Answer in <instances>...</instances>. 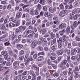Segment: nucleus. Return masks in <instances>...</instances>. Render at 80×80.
Returning <instances> with one entry per match:
<instances>
[{
    "label": "nucleus",
    "mask_w": 80,
    "mask_h": 80,
    "mask_svg": "<svg viewBox=\"0 0 80 80\" xmlns=\"http://www.w3.org/2000/svg\"><path fill=\"white\" fill-rule=\"evenodd\" d=\"M30 62L28 60V59H27L26 61V62L25 64L26 65V67H28V65L29 64V62Z\"/></svg>",
    "instance_id": "18"
},
{
    "label": "nucleus",
    "mask_w": 80,
    "mask_h": 80,
    "mask_svg": "<svg viewBox=\"0 0 80 80\" xmlns=\"http://www.w3.org/2000/svg\"><path fill=\"white\" fill-rule=\"evenodd\" d=\"M19 63H20V62L18 61H15L13 63V67H15L17 64H19Z\"/></svg>",
    "instance_id": "13"
},
{
    "label": "nucleus",
    "mask_w": 80,
    "mask_h": 80,
    "mask_svg": "<svg viewBox=\"0 0 80 80\" xmlns=\"http://www.w3.org/2000/svg\"><path fill=\"white\" fill-rule=\"evenodd\" d=\"M53 77L55 78L58 77L59 76V74L57 72H55L53 74Z\"/></svg>",
    "instance_id": "17"
},
{
    "label": "nucleus",
    "mask_w": 80,
    "mask_h": 80,
    "mask_svg": "<svg viewBox=\"0 0 80 80\" xmlns=\"http://www.w3.org/2000/svg\"><path fill=\"white\" fill-rule=\"evenodd\" d=\"M34 14H35L36 15H38L40 13V12L37 9H36L34 11Z\"/></svg>",
    "instance_id": "22"
},
{
    "label": "nucleus",
    "mask_w": 80,
    "mask_h": 80,
    "mask_svg": "<svg viewBox=\"0 0 80 80\" xmlns=\"http://www.w3.org/2000/svg\"><path fill=\"white\" fill-rule=\"evenodd\" d=\"M10 44V42H9V41H8L4 43V45L5 46H9Z\"/></svg>",
    "instance_id": "29"
},
{
    "label": "nucleus",
    "mask_w": 80,
    "mask_h": 80,
    "mask_svg": "<svg viewBox=\"0 0 80 80\" xmlns=\"http://www.w3.org/2000/svg\"><path fill=\"white\" fill-rule=\"evenodd\" d=\"M24 56H22V57H21L19 58V59L20 60H23V58H24Z\"/></svg>",
    "instance_id": "54"
},
{
    "label": "nucleus",
    "mask_w": 80,
    "mask_h": 80,
    "mask_svg": "<svg viewBox=\"0 0 80 80\" xmlns=\"http://www.w3.org/2000/svg\"><path fill=\"white\" fill-rule=\"evenodd\" d=\"M22 16V12H18L16 15V17L17 18H20Z\"/></svg>",
    "instance_id": "8"
},
{
    "label": "nucleus",
    "mask_w": 80,
    "mask_h": 80,
    "mask_svg": "<svg viewBox=\"0 0 80 80\" xmlns=\"http://www.w3.org/2000/svg\"><path fill=\"white\" fill-rule=\"evenodd\" d=\"M53 51H55L56 50L55 47L54 46H52L51 47Z\"/></svg>",
    "instance_id": "62"
},
{
    "label": "nucleus",
    "mask_w": 80,
    "mask_h": 80,
    "mask_svg": "<svg viewBox=\"0 0 80 80\" xmlns=\"http://www.w3.org/2000/svg\"><path fill=\"white\" fill-rule=\"evenodd\" d=\"M8 53H7L6 55H5L4 56V58H5V60H7V59H8Z\"/></svg>",
    "instance_id": "32"
},
{
    "label": "nucleus",
    "mask_w": 80,
    "mask_h": 80,
    "mask_svg": "<svg viewBox=\"0 0 80 80\" xmlns=\"http://www.w3.org/2000/svg\"><path fill=\"white\" fill-rule=\"evenodd\" d=\"M11 64H12L11 62V63L10 62H7L6 65L7 66H10L11 65Z\"/></svg>",
    "instance_id": "45"
},
{
    "label": "nucleus",
    "mask_w": 80,
    "mask_h": 80,
    "mask_svg": "<svg viewBox=\"0 0 80 80\" xmlns=\"http://www.w3.org/2000/svg\"><path fill=\"white\" fill-rule=\"evenodd\" d=\"M39 3L42 5H44L45 4V3H46V1H45V0H40Z\"/></svg>",
    "instance_id": "11"
},
{
    "label": "nucleus",
    "mask_w": 80,
    "mask_h": 80,
    "mask_svg": "<svg viewBox=\"0 0 80 80\" xmlns=\"http://www.w3.org/2000/svg\"><path fill=\"white\" fill-rule=\"evenodd\" d=\"M30 14L31 15H32L33 16L35 15V11H34V10L33 9H31L30 11Z\"/></svg>",
    "instance_id": "10"
},
{
    "label": "nucleus",
    "mask_w": 80,
    "mask_h": 80,
    "mask_svg": "<svg viewBox=\"0 0 80 80\" xmlns=\"http://www.w3.org/2000/svg\"><path fill=\"white\" fill-rule=\"evenodd\" d=\"M44 52H39L38 54V55H44Z\"/></svg>",
    "instance_id": "41"
},
{
    "label": "nucleus",
    "mask_w": 80,
    "mask_h": 80,
    "mask_svg": "<svg viewBox=\"0 0 80 80\" xmlns=\"http://www.w3.org/2000/svg\"><path fill=\"white\" fill-rule=\"evenodd\" d=\"M70 32V26H68L66 28V34L67 35H69Z\"/></svg>",
    "instance_id": "5"
},
{
    "label": "nucleus",
    "mask_w": 80,
    "mask_h": 80,
    "mask_svg": "<svg viewBox=\"0 0 80 80\" xmlns=\"http://www.w3.org/2000/svg\"><path fill=\"white\" fill-rule=\"evenodd\" d=\"M29 7V5L28 4H27L26 5H25L23 6L22 7V8L23 9L25 8L26 7Z\"/></svg>",
    "instance_id": "61"
},
{
    "label": "nucleus",
    "mask_w": 80,
    "mask_h": 80,
    "mask_svg": "<svg viewBox=\"0 0 80 80\" xmlns=\"http://www.w3.org/2000/svg\"><path fill=\"white\" fill-rule=\"evenodd\" d=\"M59 7L60 8L61 10H63L64 8V7H63V3H61L59 5Z\"/></svg>",
    "instance_id": "26"
},
{
    "label": "nucleus",
    "mask_w": 80,
    "mask_h": 80,
    "mask_svg": "<svg viewBox=\"0 0 80 80\" xmlns=\"http://www.w3.org/2000/svg\"><path fill=\"white\" fill-rule=\"evenodd\" d=\"M57 42L58 45V48H62L63 47V44H62V43L60 42V41H59V40L58 39H57Z\"/></svg>",
    "instance_id": "7"
},
{
    "label": "nucleus",
    "mask_w": 80,
    "mask_h": 80,
    "mask_svg": "<svg viewBox=\"0 0 80 80\" xmlns=\"http://www.w3.org/2000/svg\"><path fill=\"white\" fill-rule=\"evenodd\" d=\"M68 14L67 12V10H63L60 12L59 13V15L61 17H63L65 15H66L67 14Z\"/></svg>",
    "instance_id": "1"
},
{
    "label": "nucleus",
    "mask_w": 80,
    "mask_h": 80,
    "mask_svg": "<svg viewBox=\"0 0 80 80\" xmlns=\"http://www.w3.org/2000/svg\"><path fill=\"white\" fill-rule=\"evenodd\" d=\"M59 28H64V25L63 23H62L59 25Z\"/></svg>",
    "instance_id": "31"
},
{
    "label": "nucleus",
    "mask_w": 80,
    "mask_h": 80,
    "mask_svg": "<svg viewBox=\"0 0 80 80\" xmlns=\"http://www.w3.org/2000/svg\"><path fill=\"white\" fill-rule=\"evenodd\" d=\"M67 60H64L62 62V64H63V65L64 66L66 65V64L67 63Z\"/></svg>",
    "instance_id": "37"
},
{
    "label": "nucleus",
    "mask_w": 80,
    "mask_h": 80,
    "mask_svg": "<svg viewBox=\"0 0 80 80\" xmlns=\"http://www.w3.org/2000/svg\"><path fill=\"white\" fill-rule=\"evenodd\" d=\"M25 53V52L24 51L22 50L21 51L19 52V55L20 56H22V55H23Z\"/></svg>",
    "instance_id": "23"
},
{
    "label": "nucleus",
    "mask_w": 80,
    "mask_h": 80,
    "mask_svg": "<svg viewBox=\"0 0 80 80\" xmlns=\"http://www.w3.org/2000/svg\"><path fill=\"white\" fill-rule=\"evenodd\" d=\"M44 11H47V8L46 6H44L43 8Z\"/></svg>",
    "instance_id": "58"
},
{
    "label": "nucleus",
    "mask_w": 80,
    "mask_h": 80,
    "mask_svg": "<svg viewBox=\"0 0 80 80\" xmlns=\"http://www.w3.org/2000/svg\"><path fill=\"white\" fill-rule=\"evenodd\" d=\"M40 40L42 41V43L45 45H47V41L46 40H44V38H40Z\"/></svg>",
    "instance_id": "3"
},
{
    "label": "nucleus",
    "mask_w": 80,
    "mask_h": 80,
    "mask_svg": "<svg viewBox=\"0 0 80 80\" xmlns=\"http://www.w3.org/2000/svg\"><path fill=\"white\" fill-rule=\"evenodd\" d=\"M38 37V33L37 32L34 35V38H37Z\"/></svg>",
    "instance_id": "48"
},
{
    "label": "nucleus",
    "mask_w": 80,
    "mask_h": 80,
    "mask_svg": "<svg viewBox=\"0 0 80 80\" xmlns=\"http://www.w3.org/2000/svg\"><path fill=\"white\" fill-rule=\"evenodd\" d=\"M27 78V76H22V79L23 80H26V78Z\"/></svg>",
    "instance_id": "64"
},
{
    "label": "nucleus",
    "mask_w": 80,
    "mask_h": 80,
    "mask_svg": "<svg viewBox=\"0 0 80 80\" xmlns=\"http://www.w3.org/2000/svg\"><path fill=\"white\" fill-rule=\"evenodd\" d=\"M75 71L77 72H79V69H78V67L77 66H76L75 67Z\"/></svg>",
    "instance_id": "49"
},
{
    "label": "nucleus",
    "mask_w": 80,
    "mask_h": 80,
    "mask_svg": "<svg viewBox=\"0 0 80 80\" xmlns=\"http://www.w3.org/2000/svg\"><path fill=\"white\" fill-rule=\"evenodd\" d=\"M37 42L35 41H33L31 43V47L32 48H35L37 46Z\"/></svg>",
    "instance_id": "6"
},
{
    "label": "nucleus",
    "mask_w": 80,
    "mask_h": 80,
    "mask_svg": "<svg viewBox=\"0 0 80 80\" xmlns=\"http://www.w3.org/2000/svg\"><path fill=\"white\" fill-rule=\"evenodd\" d=\"M47 63L48 64V65H52L53 63L52 62H50V59H48L47 61Z\"/></svg>",
    "instance_id": "21"
},
{
    "label": "nucleus",
    "mask_w": 80,
    "mask_h": 80,
    "mask_svg": "<svg viewBox=\"0 0 80 80\" xmlns=\"http://www.w3.org/2000/svg\"><path fill=\"white\" fill-rule=\"evenodd\" d=\"M56 37L57 38H59L60 37V35H59V33H58L57 32L56 33Z\"/></svg>",
    "instance_id": "42"
},
{
    "label": "nucleus",
    "mask_w": 80,
    "mask_h": 80,
    "mask_svg": "<svg viewBox=\"0 0 80 80\" xmlns=\"http://www.w3.org/2000/svg\"><path fill=\"white\" fill-rule=\"evenodd\" d=\"M41 7H42V6L40 4H39L38 5L37 8L38 10H40L41 9Z\"/></svg>",
    "instance_id": "40"
},
{
    "label": "nucleus",
    "mask_w": 80,
    "mask_h": 80,
    "mask_svg": "<svg viewBox=\"0 0 80 80\" xmlns=\"http://www.w3.org/2000/svg\"><path fill=\"white\" fill-rule=\"evenodd\" d=\"M51 66L52 67H53V68H54V69H56V68H57V65L55 64H54L53 63H52Z\"/></svg>",
    "instance_id": "46"
},
{
    "label": "nucleus",
    "mask_w": 80,
    "mask_h": 80,
    "mask_svg": "<svg viewBox=\"0 0 80 80\" xmlns=\"http://www.w3.org/2000/svg\"><path fill=\"white\" fill-rule=\"evenodd\" d=\"M13 57L15 59H16L17 58V55L15 53H14L13 54Z\"/></svg>",
    "instance_id": "53"
},
{
    "label": "nucleus",
    "mask_w": 80,
    "mask_h": 80,
    "mask_svg": "<svg viewBox=\"0 0 80 80\" xmlns=\"http://www.w3.org/2000/svg\"><path fill=\"white\" fill-rule=\"evenodd\" d=\"M49 10L50 13H54L57 10V9L55 7H54V8L51 7L49 8Z\"/></svg>",
    "instance_id": "2"
},
{
    "label": "nucleus",
    "mask_w": 80,
    "mask_h": 80,
    "mask_svg": "<svg viewBox=\"0 0 80 80\" xmlns=\"http://www.w3.org/2000/svg\"><path fill=\"white\" fill-rule=\"evenodd\" d=\"M22 43H26V39H23L22 41Z\"/></svg>",
    "instance_id": "63"
},
{
    "label": "nucleus",
    "mask_w": 80,
    "mask_h": 80,
    "mask_svg": "<svg viewBox=\"0 0 80 80\" xmlns=\"http://www.w3.org/2000/svg\"><path fill=\"white\" fill-rule=\"evenodd\" d=\"M74 31L75 29H74V28H72V29H71L70 33H73V32H74Z\"/></svg>",
    "instance_id": "56"
},
{
    "label": "nucleus",
    "mask_w": 80,
    "mask_h": 80,
    "mask_svg": "<svg viewBox=\"0 0 80 80\" xmlns=\"http://www.w3.org/2000/svg\"><path fill=\"white\" fill-rule=\"evenodd\" d=\"M75 40L76 41H77V42H80V38L77 36L76 37Z\"/></svg>",
    "instance_id": "39"
},
{
    "label": "nucleus",
    "mask_w": 80,
    "mask_h": 80,
    "mask_svg": "<svg viewBox=\"0 0 80 80\" xmlns=\"http://www.w3.org/2000/svg\"><path fill=\"white\" fill-rule=\"evenodd\" d=\"M71 59L72 60H74L76 59V57L75 56H73L71 57Z\"/></svg>",
    "instance_id": "59"
},
{
    "label": "nucleus",
    "mask_w": 80,
    "mask_h": 80,
    "mask_svg": "<svg viewBox=\"0 0 80 80\" xmlns=\"http://www.w3.org/2000/svg\"><path fill=\"white\" fill-rule=\"evenodd\" d=\"M20 42V40H19V39H16L14 40V42H13L12 43V44H13L14 45H15L16 43H19Z\"/></svg>",
    "instance_id": "9"
},
{
    "label": "nucleus",
    "mask_w": 80,
    "mask_h": 80,
    "mask_svg": "<svg viewBox=\"0 0 80 80\" xmlns=\"http://www.w3.org/2000/svg\"><path fill=\"white\" fill-rule=\"evenodd\" d=\"M71 73H72V69L70 68H69L68 69V73L70 75L71 74Z\"/></svg>",
    "instance_id": "51"
},
{
    "label": "nucleus",
    "mask_w": 80,
    "mask_h": 80,
    "mask_svg": "<svg viewBox=\"0 0 80 80\" xmlns=\"http://www.w3.org/2000/svg\"><path fill=\"white\" fill-rule=\"evenodd\" d=\"M76 12L77 13H80V8L77 9L76 10Z\"/></svg>",
    "instance_id": "44"
},
{
    "label": "nucleus",
    "mask_w": 80,
    "mask_h": 80,
    "mask_svg": "<svg viewBox=\"0 0 80 80\" xmlns=\"http://www.w3.org/2000/svg\"><path fill=\"white\" fill-rule=\"evenodd\" d=\"M64 52V51L63 50L61 49L59 51H57V54L58 55H61Z\"/></svg>",
    "instance_id": "4"
},
{
    "label": "nucleus",
    "mask_w": 80,
    "mask_h": 80,
    "mask_svg": "<svg viewBox=\"0 0 80 80\" xmlns=\"http://www.w3.org/2000/svg\"><path fill=\"white\" fill-rule=\"evenodd\" d=\"M32 30L30 29L28 30L26 32V35H28L30 33H32Z\"/></svg>",
    "instance_id": "28"
},
{
    "label": "nucleus",
    "mask_w": 80,
    "mask_h": 80,
    "mask_svg": "<svg viewBox=\"0 0 80 80\" xmlns=\"http://www.w3.org/2000/svg\"><path fill=\"white\" fill-rule=\"evenodd\" d=\"M47 28H43L42 31V34L44 35L46 33V32H47Z\"/></svg>",
    "instance_id": "19"
},
{
    "label": "nucleus",
    "mask_w": 80,
    "mask_h": 80,
    "mask_svg": "<svg viewBox=\"0 0 80 80\" xmlns=\"http://www.w3.org/2000/svg\"><path fill=\"white\" fill-rule=\"evenodd\" d=\"M52 14L51 13H49L48 16V17H48V18H52Z\"/></svg>",
    "instance_id": "55"
},
{
    "label": "nucleus",
    "mask_w": 80,
    "mask_h": 80,
    "mask_svg": "<svg viewBox=\"0 0 80 80\" xmlns=\"http://www.w3.org/2000/svg\"><path fill=\"white\" fill-rule=\"evenodd\" d=\"M38 50H41V51H42L43 50V48H42L41 46H39L38 47Z\"/></svg>",
    "instance_id": "27"
},
{
    "label": "nucleus",
    "mask_w": 80,
    "mask_h": 80,
    "mask_svg": "<svg viewBox=\"0 0 80 80\" xmlns=\"http://www.w3.org/2000/svg\"><path fill=\"white\" fill-rule=\"evenodd\" d=\"M22 2L24 3H28V0H22Z\"/></svg>",
    "instance_id": "52"
},
{
    "label": "nucleus",
    "mask_w": 80,
    "mask_h": 80,
    "mask_svg": "<svg viewBox=\"0 0 80 80\" xmlns=\"http://www.w3.org/2000/svg\"><path fill=\"white\" fill-rule=\"evenodd\" d=\"M37 22L38 23L40 24L42 23V20L40 19H39L37 20Z\"/></svg>",
    "instance_id": "50"
},
{
    "label": "nucleus",
    "mask_w": 80,
    "mask_h": 80,
    "mask_svg": "<svg viewBox=\"0 0 80 80\" xmlns=\"http://www.w3.org/2000/svg\"><path fill=\"white\" fill-rule=\"evenodd\" d=\"M17 47L18 48H23V45H22L21 44H17Z\"/></svg>",
    "instance_id": "33"
},
{
    "label": "nucleus",
    "mask_w": 80,
    "mask_h": 80,
    "mask_svg": "<svg viewBox=\"0 0 80 80\" xmlns=\"http://www.w3.org/2000/svg\"><path fill=\"white\" fill-rule=\"evenodd\" d=\"M33 37V35L32 34H31L29 35L28 36V38H32V37Z\"/></svg>",
    "instance_id": "43"
},
{
    "label": "nucleus",
    "mask_w": 80,
    "mask_h": 80,
    "mask_svg": "<svg viewBox=\"0 0 80 80\" xmlns=\"http://www.w3.org/2000/svg\"><path fill=\"white\" fill-rule=\"evenodd\" d=\"M18 38L19 40L21 41V40L22 39V38H23V35H19Z\"/></svg>",
    "instance_id": "20"
},
{
    "label": "nucleus",
    "mask_w": 80,
    "mask_h": 80,
    "mask_svg": "<svg viewBox=\"0 0 80 80\" xmlns=\"http://www.w3.org/2000/svg\"><path fill=\"white\" fill-rule=\"evenodd\" d=\"M7 53H7V51H2L1 53V55H5Z\"/></svg>",
    "instance_id": "30"
},
{
    "label": "nucleus",
    "mask_w": 80,
    "mask_h": 80,
    "mask_svg": "<svg viewBox=\"0 0 80 80\" xmlns=\"http://www.w3.org/2000/svg\"><path fill=\"white\" fill-rule=\"evenodd\" d=\"M25 23H26V21H25V20H23L22 21V25H24L25 24Z\"/></svg>",
    "instance_id": "57"
},
{
    "label": "nucleus",
    "mask_w": 80,
    "mask_h": 80,
    "mask_svg": "<svg viewBox=\"0 0 80 80\" xmlns=\"http://www.w3.org/2000/svg\"><path fill=\"white\" fill-rule=\"evenodd\" d=\"M9 52L10 55H11V56H12V55H13V52L11 50H9Z\"/></svg>",
    "instance_id": "60"
},
{
    "label": "nucleus",
    "mask_w": 80,
    "mask_h": 80,
    "mask_svg": "<svg viewBox=\"0 0 80 80\" xmlns=\"http://www.w3.org/2000/svg\"><path fill=\"white\" fill-rule=\"evenodd\" d=\"M8 60L10 61V62H11V63H12L13 62V58H12L11 57H9Z\"/></svg>",
    "instance_id": "25"
},
{
    "label": "nucleus",
    "mask_w": 80,
    "mask_h": 80,
    "mask_svg": "<svg viewBox=\"0 0 80 80\" xmlns=\"http://www.w3.org/2000/svg\"><path fill=\"white\" fill-rule=\"evenodd\" d=\"M31 74L32 75V76L33 77H37V76L36 75H35V74L34 72H31Z\"/></svg>",
    "instance_id": "47"
},
{
    "label": "nucleus",
    "mask_w": 80,
    "mask_h": 80,
    "mask_svg": "<svg viewBox=\"0 0 80 80\" xmlns=\"http://www.w3.org/2000/svg\"><path fill=\"white\" fill-rule=\"evenodd\" d=\"M31 23H32V20H30L29 22H26V26H29V25H31Z\"/></svg>",
    "instance_id": "24"
},
{
    "label": "nucleus",
    "mask_w": 80,
    "mask_h": 80,
    "mask_svg": "<svg viewBox=\"0 0 80 80\" xmlns=\"http://www.w3.org/2000/svg\"><path fill=\"white\" fill-rule=\"evenodd\" d=\"M49 12H48L46 11L44 13V16L46 17H47L48 16Z\"/></svg>",
    "instance_id": "34"
},
{
    "label": "nucleus",
    "mask_w": 80,
    "mask_h": 80,
    "mask_svg": "<svg viewBox=\"0 0 80 80\" xmlns=\"http://www.w3.org/2000/svg\"><path fill=\"white\" fill-rule=\"evenodd\" d=\"M18 36L17 35H12V37L11 38V39L12 41H13V40H14V39L15 38H17Z\"/></svg>",
    "instance_id": "16"
},
{
    "label": "nucleus",
    "mask_w": 80,
    "mask_h": 80,
    "mask_svg": "<svg viewBox=\"0 0 80 80\" xmlns=\"http://www.w3.org/2000/svg\"><path fill=\"white\" fill-rule=\"evenodd\" d=\"M43 57L42 56L39 57L38 58V61H41V60H42V59H43Z\"/></svg>",
    "instance_id": "38"
},
{
    "label": "nucleus",
    "mask_w": 80,
    "mask_h": 80,
    "mask_svg": "<svg viewBox=\"0 0 80 80\" xmlns=\"http://www.w3.org/2000/svg\"><path fill=\"white\" fill-rule=\"evenodd\" d=\"M70 56H68L67 57V60L68 62H71V61H70Z\"/></svg>",
    "instance_id": "36"
},
{
    "label": "nucleus",
    "mask_w": 80,
    "mask_h": 80,
    "mask_svg": "<svg viewBox=\"0 0 80 80\" xmlns=\"http://www.w3.org/2000/svg\"><path fill=\"white\" fill-rule=\"evenodd\" d=\"M27 74V72L26 71H24L22 73V76H25V75H26Z\"/></svg>",
    "instance_id": "35"
},
{
    "label": "nucleus",
    "mask_w": 80,
    "mask_h": 80,
    "mask_svg": "<svg viewBox=\"0 0 80 80\" xmlns=\"http://www.w3.org/2000/svg\"><path fill=\"white\" fill-rule=\"evenodd\" d=\"M9 27H14L15 26V24L12 22H10L9 23Z\"/></svg>",
    "instance_id": "15"
},
{
    "label": "nucleus",
    "mask_w": 80,
    "mask_h": 80,
    "mask_svg": "<svg viewBox=\"0 0 80 80\" xmlns=\"http://www.w3.org/2000/svg\"><path fill=\"white\" fill-rule=\"evenodd\" d=\"M77 21H75L73 23V27L75 28H77Z\"/></svg>",
    "instance_id": "14"
},
{
    "label": "nucleus",
    "mask_w": 80,
    "mask_h": 80,
    "mask_svg": "<svg viewBox=\"0 0 80 80\" xmlns=\"http://www.w3.org/2000/svg\"><path fill=\"white\" fill-rule=\"evenodd\" d=\"M75 75L74 76V78L75 79H77L79 77L78 74L77 72H75Z\"/></svg>",
    "instance_id": "12"
}]
</instances>
